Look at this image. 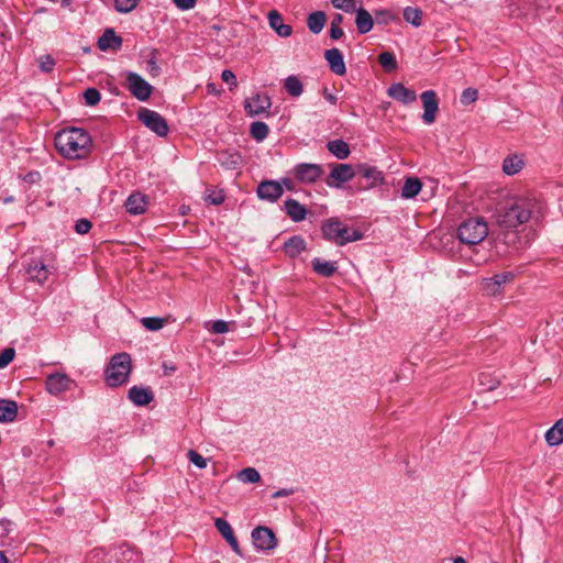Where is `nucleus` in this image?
Masks as SVG:
<instances>
[{"instance_id": "obj_35", "label": "nucleus", "mask_w": 563, "mask_h": 563, "mask_svg": "<svg viewBox=\"0 0 563 563\" xmlns=\"http://www.w3.org/2000/svg\"><path fill=\"white\" fill-rule=\"evenodd\" d=\"M523 165L522 158L518 155L507 156L503 163V170L507 175H515L522 169Z\"/></svg>"}, {"instance_id": "obj_20", "label": "nucleus", "mask_w": 563, "mask_h": 563, "mask_svg": "<svg viewBox=\"0 0 563 563\" xmlns=\"http://www.w3.org/2000/svg\"><path fill=\"white\" fill-rule=\"evenodd\" d=\"M146 207L147 197L141 192L131 194L125 201L126 211L131 214H142L145 212Z\"/></svg>"}, {"instance_id": "obj_54", "label": "nucleus", "mask_w": 563, "mask_h": 563, "mask_svg": "<svg viewBox=\"0 0 563 563\" xmlns=\"http://www.w3.org/2000/svg\"><path fill=\"white\" fill-rule=\"evenodd\" d=\"M221 78L224 82L230 85V90L238 86L236 77L234 73L230 69H224L221 74Z\"/></svg>"}, {"instance_id": "obj_60", "label": "nucleus", "mask_w": 563, "mask_h": 563, "mask_svg": "<svg viewBox=\"0 0 563 563\" xmlns=\"http://www.w3.org/2000/svg\"><path fill=\"white\" fill-rule=\"evenodd\" d=\"M228 543L230 544V547L234 551V553H236L239 556H243L236 538H234L233 540L229 541Z\"/></svg>"}, {"instance_id": "obj_47", "label": "nucleus", "mask_w": 563, "mask_h": 563, "mask_svg": "<svg viewBox=\"0 0 563 563\" xmlns=\"http://www.w3.org/2000/svg\"><path fill=\"white\" fill-rule=\"evenodd\" d=\"M479 384L484 387V390H494L499 385L496 378H492L488 374L482 373L478 377Z\"/></svg>"}, {"instance_id": "obj_57", "label": "nucleus", "mask_w": 563, "mask_h": 563, "mask_svg": "<svg viewBox=\"0 0 563 563\" xmlns=\"http://www.w3.org/2000/svg\"><path fill=\"white\" fill-rule=\"evenodd\" d=\"M295 493V490L292 488H280L278 489L277 492H275L272 497L273 498H280V497H286V496H290Z\"/></svg>"}, {"instance_id": "obj_50", "label": "nucleus", "mask_w": 563, "mask_h": 563, "mask_svg": "<svg viewBox=\"0 0 563 563\" xmlns=\"http://www.w3.org/2000/svg\"><path fill=\"white\" fill-rule=\"evenodd\" d=\"M187 455L189 461L198 468H205L207 466V460L195 450H189Z\"/></svg>"}, {"instance_id": "obj_38", "label": "nucleus", "mask_w": 563, "mask_h": 563, "mask_svg": "<svg viewBox=\"0 0 563 563\" xmlns=\"http://www.w3.org/2000/svg\"><path fill=\"white\" fill-rule=\"evenodd\" d=\"M404 19L406 22L418 27L422 24V11L419 8L407 7L404 10Z\"/></svg>"}, {"instance_id": "obj_58", "label": "nucleus", "mask_w": 563, "mask_h": 563, "mask_svg": "<svg viewBox=\"0 0 563 563\" xmlns=\"http://www.w3.org/2000/svg\"><path fill=\"white\" fill-rule=\"evenodd\" d=\"M344 35V32L341 27L338 26H331L330 27V37L332 40H339Z\"/></svg>"}, {"instance_id": "obj_17", "label": "nucleus", "mask_w": 563, "mask_h": 563, "mask_svg": "<svg viewBox=\"0 0 563 563\" xmlns=\"http://www.w3.org/2000/svg\"><path fill=\"white\" fill-rule=\"evenodd\" d=\"M387 95L405 104L412 103L417 99V95L413 90L408 89L400 82H396L389 86Z\"/></svg>"}, {"instance_id": "obj_51", "label": "nucleus", "mask_w": 563, "mask_h": 563, "mask_svg": "<svg viewBox=\"0 0 563 563\" xmlns=\"http://www.w3.org/2000/svg\"><path fill=\"white\" fill-rule=\"evenodd\" d=\"M206 201L211 205L219 206L224 201V195L222 191H214L212 189L207 190Z\"/></svg>"}, {"instance_id": "obj_27", "label": "nucleus", "mask_w": 563, "mask_h": 563, "mask_svg": "<svg viewBox=\"0 0 563 563\" xmlns=\"http://www.w3.org/2000/svg\"><path fill=\"white\" fill-rule=\"evenodd\" d=\"M356 18H355V24L357 27L358 33L366 34L368 33L374 25L373 18L371 13L364 9V8H355Z\"/></svg>"}, {"instance_id": "obj_18", "label": "nucleus", "mask_w": 563, "mask_h": 563, "mask_svg": "<svg viewBox=\"0 0 563 563\" xmlns=\"http://www.w3.org/2000/svg\"><path fill=\"white\" fill-rule=\"evenodd\" d=\"M324 58L329 64L330 69L339 76H343L346 73L343 55L339 48H330L324 53Z\"/></svg>"}, {"instance_id": "obj_61", "label": "nucleus", "mask_w": 563, "mask_h": 563, "mask_svg": "<svg viewBox=\"0 0 563 563\" xmlns=\"http://www.w3.org/2000/svg\"><path fill=\"white\" fill-rule=\"evenodd\" d=\"M343 22V15L340 14V13H336L333 15L332 18V21H331V26H338V27H341L340 25L342 24Z\"/></svg>"}, {"instance_id": "obj_13", "label": "nucleus", "mask_w": 563, "mask_h": 563, "mask_svg": "<svg viewBox=\"0 0 563 563\" xmlns=\"http://www.w3.org/2000/svg\"><path fill=\"white\" fill-rule=\"evenodd\" d=\"M256 194L261 200L275 202L283 196L284 189L276 180H263L258 184Z\"/></svg>"}, {"instance_id": "obj_43", "label": "nucleus", "mask_w": 563, "mask_h": 563, "mask_svg": "<svg viewBox=\"0 0 563 563\" xmlns=\"http://www.w3.org/2000/svg\"><path fill=\"white\" fill-rule=\"evenodd\" d=\"M84 99H85V103L87 106H96L100 102V99H101V93L98 89L96 88H87L85 91H84Z\"/></svg>"}, {"instance_id": "obj_25", "label": "nucleus", "mask_w": 563, "mask_h": 563, "mask_svg": "<svg viewBox=\"0 0 563 563\" xmlns=\"http://www.w3.org/2000/svg\"><path fill=\"white\" fill-rule=\"evenodd\" d=\"M122 45V38L118 36L112 29H107L98 40V47L101 51L110 48L118 49Z\"/></svg>"}, {"instance_id": "obj_64", "label": "nucleus", "mask_w": 563, "mask_h": 563, "mask_svg": "<svg viewBox=\"0 0 563 563\" xmlns=\"http://www.w3.org/2000/svg\"><path fill=\"white\" fill-rule=\"evenodd\" d=\"M453 563H466V561H465L462 556H456V558L453 560Z\"/></svg>"}, {"instance_id": "obj_49", "label": "nucleus", "mask_w": 563, "mask_h": 563, "mask_svg": "<svg viewBox=\"0 0 563 563\" xmlns=\"http://www.w3.org/2000/svg\"><path fill=\"white\" fill-rule=\"evenodd\" d=\"M15 356L13 347H7L0 353V369L9 365Z\"/></svg>"}, {"instance_id": "obj_8", "label": "nucleus", "mask_w": 563, "mask_h": 563, "mask_svg": "<svg viewBox=\"0 0 563 563\" xmlns=\"http://www.w3.org/2000/svg\"><path fill=\"white\" fill-rule=\"evenodd\" d=\"M355 172L350 164H335L333 165L325 184L331 188H340L344 183L353 179Z\"/></svg>"}, {"instance_id": "obj_55", "label": "nucleus", "mask_w": 563, "mask_h": 563, "mask_svg": "<svg viewBox=\"0 0 563 563\" xmlns=\"http://www.w3.org/2000/svg\"><path fill=\"white\" fill-rule=\"evenodd\" d=\"M211 330L216 334L227 333L229 331V322L223 320H217L212 323Z\"/></svg>"}, {"instance_id": "obj_1", "label": "nucleus", "mask_w": 563, "mask_h": 563, "mask_svg": "<svg viewBox=\"0 0 563 563\" xmlns=\"http://www.w3.org/2000/svg\"><path fill=\"white\" fill-rule=\"evenodd\" d=\"M55 146L65 158L80 159L90 153L91 137L80 128L64 129L56 134Z\"/></svg>"}, {"instance_id": "obj_56", "label": "nucleus", "mask_w": 563, "mask_h": 563, "mask_svg": "<svg viewBox=\"0 0 563 563\" xmlns=\"http://www.w3.org/2000/svg\"><path fill=\"white\" fill-rule=\"evenodd\" d=\"M174 4L183 11L195 8L197 0H173Z\"/></svg>"}, {"instance_id": "obj_2", "label": "nucleus", "mask_w": 563, "mask_h": 563, "mask_svg": "<svg viewBox=\"0 0 563 563\" xmlns=\"http://www.w3.org/2000/svg\"><path fill=\"white\" fill-rule=\"evenodd\" d=\"M534 203L528 198H514L507 200L496 210V222L506 229H516L527 223L533 211Z\"/></svg>"}, {"instance_id": "obj_26", "label": "nucleus", "mask_w": 563, "mask_h": 563, "mask_svg": "<svg viewBox=\"0 0 563 563\" xmlns=\"http://www.w3.org/2000/svg\"><path fill=\"white\" fill-rule=\"evenodd\" d=\"M26 273L29 279L38 284H43L49 276V271L46 265L37 261H34L29 265Z\"/></svg>"}, {"instance_id": "obj_39", "label": "nucleus", "mask_w": 563, "mask_h": 563, "mask_svg": "<svg viewBox=\"0 0 563 563\" xmlns=\"http://www.w3.org/2000/svg\"><path fill=\"white\" fill-rule=\"evenodd\" d=\"M214 526L220 534L225 539L227 542L233 540L235 538L233 529L231 525L222 518H217L214 520Z\"/></svg>"}, {"instance_id": "obj_4", "label": "nucleus", "mask_w": 563, "mask_h": 563, "mask_svg": "<svg viewBox=\"0 0 563 563\" xmlns=\"http://www.w3.org/2000/svg\"><path fill=\"white\" fill-rule=\"evenodd\" d=\"M322 236L336 245H345L350 242L360 241L364 234L360 230H350L338 218L325 220L321 227Z\"/></svg>"}, {"instance_id": "obj_24", "label": "nucleus", "mask_w": 563, "mask_h": 563, "mask_svg": "<svg viewBox=\"0 0 563 563\" xmlns=\"http://www.w3.org/2000/svg\"><path fill=\"white\" fill-rule=\"evenodd\" d=\"M87 563H118L119 553L106 552L103 549H93L89 552L86 559Z\"/></svg>"}, {"instance_id": "obj_34", "label": "nucleus", "mask_w": 563, "mask_h": 563, "mask_svg": "<svg viewBox=\"0 0 563 563\" xmlns=\"http://www.w3.org/2000/svg\"><path fill=\"white\" fill-rule=\"evenodd\" d=\"M422 184L417 177H408L401 189V197L405 199L415 198L421 190Z\"/></svg>"}, {"instance_id": "obj_53", "label": "nucleus", "mask_w": 563, "mask_h": 563, "mask_svg": "<svg viewBox=\"0 0 563 563\" xmlns=\"http://www.w3.org/2000/svg\"><path fill=\"white\" fill-rule=\"evenodd\" d=\"M92 223L88 219H79L75 223V231L78 234H86L90 231Z\"/></svg>"}, {"instance_id": "obj_30", "label": "nucleus", "mask_w": 563, "mask_h": 563, "mask_svg": "<svg viewBox=\"0 0 563 563\" xmlns=\"http://www.w3.org/2000/svg\"><path fill=\"white\" fill-rule=\"evenodd\" d=\"M358 173L363 178L368 180V184L366 185L367 188L374 187L384 180L382 172L373 166H360Z\"/></svg>"}, {"instance_id": "obj_59", "label": "nucleus", "mask_w": 563, "mask_h": 563, "mask_svg": "<svg viewBox=\"0 0 563 563\" xmlns=\"http://www.w3.org/2000/svg\"><path fill=\"white\" fill-rule=\"evenodd\" d=\"M323 97L331 104H335L338 102L336 96L331 93L327 88L323 89Z\"/></svg>"}, {"instance_id": "obj_9", "label": "nucleus", "mask_w": 563, "mask_h": 563, "mask_svg": "<svg viewBox=\"0 0 563 563\" xmlns=\"http://www.w3.org/2000/svg\"><path fill=\"white\" fill-rule=\"evenodd\" d=\"M292 174L301 184H313L323 174V168L319 164L300 163L294 167Z\"/></svg>"}, {"instance_id": "obj_52", "label": "nucleus", "mask_w": 563, "mask_h": 563, "mask_svg": "<svg viewBox=\"0 0 563 563\" xmlns=\"http://www.w3.org/2000/svg\"><path fill=\"white\" fill-rule=\"evenodd\" d=\"M55 59L51 55H43L40 57V68L44 73H51L55 66Z\"/></svg>"}, {"instance_id": "obj_29", "label": "nucleus", "mask_w": 563, "mask_h": 563, "mask_svg": "<svg viewBox=\"0 0 563 563\" xmlns=\"http://www.w3.org/2000/svg\"><path fill=\"white\" fill-rule=\"evenodd\" d=\"M545 441L550 446L563 443V418L559 419L547 432Z\"/></svg>"}, {"instance_id": "obj_41", "label": "nucleus", "mask_w": 563, "mask_h": 563, "mask_svg": "<svg viewBox=\"0 0 563 563\" xmlns=\"http://www.w3.org/2000/svg\"><path fill=\"white\" fill-rule=\"evenodd\" d=\"M165 319L159 317H144L141 319L142 325L150 331H158L165 325Z\"/></svg>"}, {"instance_id": "obj_7", "label": "nucleus", "mask_w": 563, "mask_h": 563, "mask_svg": "<svg viewBox=\"0 0 563 563\" xmlns=\"http://www.w3.org/2000/svg\"><path fill=\"white\" fill-rule=\"evenodd\" d=\"M139 120L158 136H166L168 133L167 121L156 111L141 108L137 111Z\"/></svg>"}, {"instance_id": "obj_46", "label": "nucleus", "mask_w": 563, "mask_h": 563, "mask_svg": "<svg viewBox=\"0 0 563 563\" xmlns=\"http://www.w3.org/2000/svg\"><path fill=\"white\" fill-rule=\"evenodd\" d=\"M331 3L335 9L346 13H353L356 8L355 0H331Z\"/></svg>"}, {"instance_id": "obj_36", "label": "nucleus", "mask_w": 563, "mask_h": 563, "mask_svg": "<svg viewBox=\"0 0 563 563\" xmlns=\"http://www.w3.org/2000/svg\"><path fill=\"white\" fill-rule=\"evenodd\" d=\"M284 88L291 97H299L303 92L302 82L295 75H290L284 80Z\"/></svg>"}, {"instance_id": "obj_44", "label": "nucleus", "mask_w": 563, "mask_h": 563, "mask_svg": "<svg viewBox=\"0 0 563 563\" xmlns=\"http://www.w3.org/2000/svg\"><path fill=\"white\" fill-rule=\"evenodd\" d=\"M140 0H114V8L121 13H129L134 10Z\"/></svg>"}, {"instance_id": "obj_16", "label": "nucleus", "mask_w": 563, "mask_h": 563, "mask_svg": "<svg viewBox=\"0 0 563 563\" xmlns=\"http://www.w3.org/2000/svg\"><path fill=\"white\" fill-rule=\"evenodd\" d=\"M271 107L272 101L267 95L256 93L251 99L245 100V111L250 117L260 115Z\"/></svg>"}, {"instance_id": "obj_23", "label": "nucleus", "mask_w": 563, "mask_h": 563, "mask_svg": "<svg viewBox=\"0 0 563 563\" xmlns=\"http://www.w3.org/2000/svg\"><path fill=\"white\" fill-rule=\"evenodd\" d=\"M307 244L302 236L292 235L288 240L285 241L283 250L284 252L291 258L297 257L303 251H306Z\"/></svg>"}, {"instance_id": "obj_28", "label": "nucleus", "mask_w": 563, "mask_h": 563, "mask_svg": "<svg viewBox=\"0 0 563 563\" xmlns=\"http://www.w3.org/2000/svg\"><path fill=\"white\" fill-rule=\"evenodd\" d=\"M18 404L14 400L0 399V422H12L18 416Z\"/></svg>"}, {"instance_id": "obj_37", "label": "nucleus", "mask_w": 563, "mask_h": 563, "mask_svg": "<svg viewBox=\"0 0 563 563\" xmlns=\"http://www.w3.org/2000/svg\"><path fill=\"white\" fill-rule=\"evenodd\" d=\"M268 132H269L268 125L264 122L256 121L251 124V128H250L251 136L258 142L265 140L268 135Z\"/></svg>"}, {"instance_id": "obj_5", "label": "nucleus", "mask_w": 563, "mask_h": 563, "mask_svg": "<svg viewBox=\"0 0 563 563\" xmlns=\"http://www.w3.org/2000/svg\"><path fill=\"white\" fill-rule=\"evenodd\" d=\"M488 234V225L482 218H470L464 220L459 229V240L466 245L481 243Z\"/></svg>"}, {"instance_id": "obj_31", "label": "nucleus", "mask_w": 563, "mask_h": 563, "mask_svg": "<svg viewBox=\"0 0 563 563\" xmlns=\"http://www.w3.org/2000/svg\"><path fill=\"white\" fill-rule=\"evenodd\" d=\"M311 265L313 271L322 277H331L338 269L335 262L322 261L319 257L313 258Z\"/></svg>"}, {"instance_id": "obj_45", "label": "nucleus", "mask_w": 563, "mask_h": 563, "mask_svg": "<svg viewBox=\"0 0 563 563\" xmlns=\"http://www.w3.org/2000/svg\"><path fill=\"white\" fill-rule=\"evenodd\" d=\"M478 98V91L475 88H466L463 90L460 101L463 106H468L474 103Z\"/></svg>"}, {"instance_id": "obj_19", "label": "nucleus", "mask_w": 563, "mask_h": 563, "mask_svg": "<svg viewBox=\"0 0 563 563\" xmlns=\"http://www.w3.org/2000/svg\"><path fill=\"white\" fill-rule=\"evenodd\" d=\"M129 399L139 407L146 406L153 401L154 395L150 387L132 386L129 389Z\"/></svg>"}, {"instance_id": "obj_6", "label": "nucleus", "mask_w": 563, "mask_h": 563, "mask_svg": "<svg viewBox=\"0 0 563 563\" xmlns=\"http://www.w3.org/2000/svg\"><path fill=\"white\" fill-rule=\"evenodd\" d=\"M125 87L140 101H147L153 92V86L134 71H126Z\"/></svg>"}, {"instance_id": "obj_22", "label": "nucleus", "mask_w": 563, "mask_h": 563, "mask_svg": "<svg viewBox=\"0 0 563 563\" xmlns=\"http://www.w3.org/2000/svg\"><path fill=\"white\" fill-rule=\"evenodd\" d=\"M284 210L294 222H300L307 216L306 207L292 198L285 200Z\"/></svg>"}, {"instance_id": "obj_21", "label": "nucleus", "mask_w": 563, "mask_h": 563, "mask_svg": "<svg viewBox=\"0 0 563 563\" xmlns=\"http://www.w3.org/2000/svg\"><path fill=\"white\" fill-rule=\"evenodd\" d=\"M268 22L269 26L280 36V37H289L292 33V29L289 24H285L282 14L272 10L268 13Z\"/></svg>"}, {"instance_id": "obj_32", "label": "nucleus", "mask_w": 563, "mask_h": 563, "mask_svg": "<svg viewBox=\"0 0 563 563\" xmlns=\"http://www.w3.org/2000/svg\"><path fill=\"white\" fill-rule=\"evenodd\" d=\"M327 22V14L323 11H314L307 18V25L311 33L319 34Z\"/></svg>"}, {"instance_id": "obj_10", "label": "nucleus", "mask_w": 563, "mask_h": 563, "mask_svg": "<svg viewBox=\"0 0 563 563\" xmlns=\"http://www.w3.org/2000/svg\"><path fill=\"white\" fill-rule=\"evenodd\" d=\"M74 380L65 373H52L45 379V389L52 396H58L70 389Z\"/></svg>"}, {"instance_id": "obj_3", "label": "nucleus", "mask_w": 563, "mask_h": 563, "mask_svg": "<svg viewBox=\"0 0 563 563\" xmlns=\"http://www.w3.org/2000/svg\"><path fill=\"white\" fill-rule=\"evenodd\" d=\"M132 372V362L129 353L114 354L104 369V382L109 387L124 385Z\"/></svg>"}, {"instance_id": "obj_33", "label": "nucleus", "mask_w": 563, "mask_h": 563, "mask_svg": "<svg viewBox=\"0 0 563 563\" xmlns=\"http://www.w3.org/2000/svg\"><path fill=\"white\" fill-rule=\"evenodd\" d=\"M327 148L339 159L347 158L351 153L349 144L343 140H334L328 142Z\"/></svg>"}, {"instance_id": "obj_48", "label": "nucleus", "mask_w": 563, "mask_h": 563, "mask_svg": "<svg viewBox=\"0 0 563 563\" xmlns=\"http://www.w3.org/2000/svg\"><path fill=\"white\" fill-rule=\"evenodd\" d=\"M156 55H157V51L156 49H153L151 52V57L150 59L147 60V70H148V74L153 77H156L159 75L161 73V67L157 65V62H156Z\"/></svg>"}, {"instance_id": "obj_14", "label": "nucleus", "mask_w": 563, "mask_h": 563, "mask_svg": "<svg viewBox=\"0 0 563 563\" xmlns=\"http://www.w3.org/2000/svg\"><path fill=\"white\" fill-rule=\"evenodd\" d=\"M423 103L422 120L426 124H432L435 121V114L439 110V101L433 90L423 91L420 96Z\"/></svg>"}, {"instance_id": "obj_42", "label": "nucleus", "mask_w": 563, "mask_h": 563, "mask_svg": "<svg viewBox=\"0 0 563 563\" xmlns=\"http://www.w3.org/2000/svg\"><path fill=\"white\" fill-rule=\"evenodd\" d=\"M378 62L387 71H393L397 68L396 57L390 52L380 53L378 55Z\"/></svg>"}, {"instance_id": "obj_12", "label": "nucleus", "mask_w": 563, "mask_h": 563, "mask_svg": "<svg viewBox=\"0 0 563 563\" xmlns=\"http://www.w3.org/2000/svg\"><path fill=\"white\" fill-rule=\"evenodd\" d=\"M515 278L514 273L504 272L489 278H484L481 283L482 290L488 296H496L503 291L504 285L511 283Z\"/></svg>"}, {"instance_id": "obj_11", "label": "nucleus", "mask_w": 563, "mask_h": 563, "mask_svg": "<svg viewBox=\"0 0 563 563\" xmlns=\"http://www.w3.org/2000/svg\"><path fill=\"white\" fill-rule=\"evenodd\" d=\"M251 537L254 547L260 551H271L277 547V539L273 530L267 527H256Z\"/></svg>"}, {"instance_id": "obj_15", "label": "nucleus", "mask_w": 563, "mask_h": 563, "mask_svg": "<svg viewBox=\"0 0 563 563\" xmlns=\"http://www.w3.org/2000/svg\"><path fill=\"white\" fill-rule=\"evenodd\" d=\"M217 162L228 170H236L243 166V157L238 151L222 150L217 152Z\"/></svg>"}, {"instance_id": "obj_62", "label": "nucleus", "mask_w": 563, "mask_h": 563, "mask_svg": "<svg viewBox=\"0 0 563 563\" xmlns=\"http://www.w3.org/2000/svg\"><path fill=\"white\" fill-rule=\"evenodd\" d=\"M163 368H164V374L165 375H169L170 373H174L176 371L175 366H173V365L169 366L166 363L163 364Z\"/></svg>"}, {"instance_id": "obj_63", "label": "nucleus", "mask_w": 563, "mask_h": 563, "mask_svg": "<svg viewBox=\"0 0 563 563\" xmlns=\"http://www.w3.org/2000/svg\"><path fill=\"white\" fill-rule=\"evenodd\" d=\"M207 89H208V92H210V93H217V91H218L216 88V85L212 82L207 85Z\"/></svg>"}, {"instance_id": "obj_40", "label": "nucleus", "mask_w": 563, "mask_h": 563, "mask_svg": "<svg viewBox=\"0 0 563 563\" xmlns=\"http://www.w3.org/2000/svg\"><path fill=\"white\" fill-rule=\"evenodd\" d=\"M238 478L243 483L255 484L261 481V475L254 467H246L238 474Z\"/></svg>"}]
</instances>
